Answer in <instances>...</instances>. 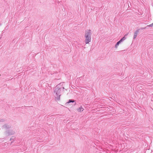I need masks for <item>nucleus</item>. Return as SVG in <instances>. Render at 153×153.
I'll list each match as a JSON object with an SVG mask.
<instances>
[{"label":"nucleus","instance_id":"obj_1","mask_svg":"<svg viewBox=\"0 0 153 153\" xmlns=\"http://www.w3.org/2000/svg\"><path fill=\"white\" fill-rule=\"evenodd\" d=\"M61 84V83L57 85L54 91V93L55 94L54 96L56 100H60V97L61 96V91L62 90L64 91L65 89L64 87H62Z\"/></svg>","mask_w":153,"mask_h":153},{"label":"nucleus","instance_id":"obj_2","mask_svg":"<svg viewBox=\"0 0 153 153\" xmlns=\"http://www.w3.org/2000/svg\"><path fill=\"white\" fill-rule=\"evenodd\" d=\"M91 31L90 30H87L85 31V42L86 44L88 43L91 41Z\"/></svg>","mask_w":153,"mask_h":153},{"label":"nucleus","instance_id":"obj_3","mask_svg":"<svg viewBox=\"0 0 153 153\" xmlns=\"http://www.w3.org/2000/svg\"><path fill=\"white\" fill-rule=\"evenodd\" d=\"M15 131L11 129H8L5 132V134L7 136H9L13 135L15 134Z\"/></svg>","mask_w":153,"mask_h":153},{"label":"nucleus","instance_id":"obj_4","mask_svg":"<svg viewBox=\"0 0 153 153\" xmlns=\"http://www.w3.org/2000/svg\"><path fill=\"white\" fill-rule=\"evenodd\" d=\"M73 103L72 105H75L76 104L75 101L73 99H70L68 100V101L65 104V105L67 106L68 104L70 103Z\"/></svg>","mask_w":153,"mask_h":153},{"label":"nucleus","instance_id":"obj_5","mask_svg":"<svg viewBox=\"0 0 153 153\" xmlns=\"http://www.w3.org/2000/svg\"><path fill=\"white\" fill-rule=\"evenodd\" d=\"M11 126L7 124H5L2 126V128L3 129H8L10 128Z\"/></svg>","mask_w":153,"mask_h":153},{"label":"nucleus","instance_id":"obj_6","mask_svg":"<svg viewBox=\"0 0 153 153\" xmlns=\"http://www.w3.org/2000/svg\"><path fill=\"white\" fill-rule=\"evenodd\" d=\"M79 111H82L84 110V109L82 108V106H81L80 108L77 109Z\"/></svg>","mask_w":153,"mask_h":153},{"label":"nucleus","instance_id":"obj_7","mask_svg":"<svg viewBox=\"0 0 153 153\" xmlns=\"http://www.w3.org/2000/svg\"><path fill=\"white\" fill-rule=\"evenodd\" d=\"M121 42L120 40L118 41L116 44L115 45V48H117L119 44Z\"/></svg>","mask_w":153,"mask_h":153},{"label":"nucleus","instance_id":"obj_8","mask_svg":"<svg viewBox=\"0 0 153 153\" xmlns=\"http://www.w3.org/2000/svg\"><path fill=\"white\" fill-rule=\"evenodd\" d=\"M139 31L140 29H137V30H136L134 32V34L137 35V34L139 33Z\"/></svg>","mask_w":153,"mask_h":153},{"label":"nucleus","instance_id":"obj_9","mask_svg":"<svg viewBox=\"0 0 153 153\" xmlns=\"http://www.w3.org/2000/svg\"><path fill=\"white\" fill-rule=\"evenodd\" d=\"M126 39V38L125 37V36L123 37L122 38L120 41L121 42H123V41L125 40Z\"/></svg>","mask_w":153,"mask_h":153},{"label":"nucleus","instance_id":"obj_10","mask_svg":"<svg viewBox=\"0 0 153 153\" xmlns=\"http://www.w3.org/2000/svg\"><path fill=\"white\" fill-rule=\"evenodd\" d=\"M14 139L15 137L14 136H13L11 138H10V140L11 141V140H13L14 141Z\"/></svg>","mask_w":153,"mask_h":153},{"label":"nucleus","instance_id":"obj_11","mask_svg":"<svg viewBox=\"0 0 153 153\" xmlns=\"http://www.w3.org/2000/svg\"><path fill=\"white\" fill-rule=\"evenodd\" d=\"M153 24L152 23L151 24L149 25H147L146 27H153Z\"/></svg>","mask_w":153,"mask_h":153},{"label":"nucleus","instance_id":"obj_12","mask_svg":"<svg viewBox=\"0 0 153 153\" xmlns=\"http://www.w3.org/2000/svg\"><path fill=\"white\" fill-rule=\"evenodd\" d=\"M146 27H141L140 28L138 29H140V30H143L145 29V28H146Z\"/></svg>","mask_w":153,"mask_h":153},{"label":"nucleus","instance_id":"obj_13","mask_svg":"<svg viewBox=\"0 0 153 153\" xmlns=\"http://www.w3.org/2000/svg\"><path fill=\"white\" fill-rule=\"evenodd\" d=\"M137 36V35L134 34V39H135Z\"/></svg>","mask_w":153,"mask_h":153},{"label":"nucleus","instance_id":"obj_14","mask_svg":"<svg viewBox=\"0 0 153 153\" xmlns=\"http://www.w3.org/2000/svg\"><path fill=\"white\" fill-rule=\"evenodd\" d=\"M1 121H2V122H3V121H4V120H3V119H2L1 120Z\"/></svg>","mask_w":153,"mask_h":153},{"label":"nucleus","instance_id":"obj_15","mask_svg":"<svg viewBox=\"0 0 153 153\" xmlns=\"http://www.w3.org/2000/svg\"><path fill=\"white\" fill-rule=\"evenodd\" d=\"M13 142V141H12L11 143V144H12Z\"/></svg>","mask_w":153,"mask_h":153},{"label":"nucleus","instance_id":"obj_16","mask_svg":"<svg viewBox=\"0 0 153 153\" xmlns=\"http://www.w3.org/2000/svg\"><path fill=\"white\" fill-rule=\"evenodd\" d=\"M152 24H153V23H152Z\"/></svg>","mask_w":153,"mask_h":153}]
</instances>
